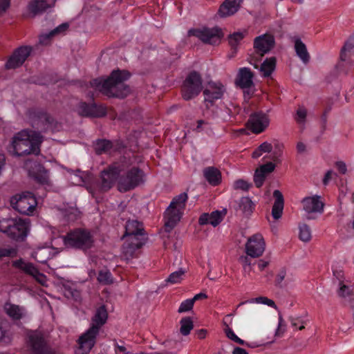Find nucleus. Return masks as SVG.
Instances as JSON below:
<instances>
[{"label": "nucleus", "mask_w": 354, "mask_h": 354, "mask_svg": "<svg viewBox=\"0 0 354 354\" xmlns=\"http://www.w3.org/2000/svg\"><path fill=\"white\" fill-rule=\"evenodd\" d=\"M285 330V325L283 324V320L282 317L279 315L278 327L275 331V336L280 337Z\"/></svg>", "instance_id": "60"}, {"label": "nucleus", "mask_w": 354, "mask_h": 354, "mask_svg": "<svg viewBox=\"0 0 354 354\" xmlns=\"http://www.w3.org/2000/svg\"><path fill=\"white\" fill-rule=\"evenodd\" d=\"M283 151V145L276 143L273 147L271 144L267 143V183L269 180V174H271L278 164L281 163V157Z\"/></svg>", "instance_id": "16"}, {"label": "nucleus", "mask_w": 354, "mask_h": 354, "mask_svg": "<svg viewBox=\"0 0 354 354\" xmlns=\"http://www.w3.org/2000/svg\"><path fill=\"white\" fill-rule=\"evenodd\" d=\"M243 0H225L220 6L219 15L223 17H228L236 13L240 8Z\"/></svg>", "instance_id": "27"}, {"label": "nucleus", "mask_w": 354, "mask_h": 354, "mask_svg": "<svg viewBox=\"0 0 354 354\" xmlns=\"http://www.w3.org/2000/svg\"><path fill=\"white\" fill-rule=\"evenodd\" d=\"M253 77L254 74L249 68H241L235 79V84L242 89H249L254 86Z\"/></svg>", "instance_id": "24"}, {"label": "nucleus", "mask_w": 354, "mask_h": 354, "mask_svg": "<svg viewBox=\"0 0 354 354\" xmlns=\"http://www.w3.org/2000/svg\"><path fill=\"white\" fill-rule=\"evenodd\" d=\"M5 310L15 320H19L22 317V309L17 305L6 304Z\"/></svg>", "instance_id": "39"}, {"label": "nucleus", "mask_w": 354, "mask_h": 354, "mask_svg": "<svg viewBox=\"0 0 354 354\" xmlns=\"http://www.w3.org/2000/svg\"><path fill=\"white\" fill-rule=\"evenodd\" d=\"M68 26L67 23H64L52 30L50 32L41 35L39 37V43L42 45H47L51 37L64 33L68 28Z\"/></svg>", "instance_id": "32"}, {"label": "nucleus", "mask_w": 354, "mask_h": 354, "mask_svg": "<svg viewBox=\"0 0 354 354\" xmlns=\"http://www.w3.org/2000/svg\"><path fill=\"white\" fill-rule=\"evenodd\" d=\"M10 6V0H0V15L6 12Z\"/></svg>", "instance_id": "62"}, {"label": "nucleus", "mask_w": 354, "mask_h": 354, "mask_svg": "<svg viewBox=\"0 0 354 354\" xmlns=\"http://www.w3.org/2000/svg\"><path fill=\"white\" fill-rule=\"evenodd\" d=\"M185 273V270L183 268H180L178 271L171 273L166 281L171 283H179L183 279Z\"/></svg>", "instance_id": "47"}, {"label": "nucleus", "mask_w": 354, "mask_h": 354, "mask_svg": "<svg viewBox=\"0 0 354 354\" xmlns=\"http://www.w3.org/2000/svg\"><path fill=\"white\" fill-rule=\"evenodd\" d=\"M254 206V205L250 198L242 197L235 201L233 207L237 215L248 218L252 213Z\"/></svg>", "instance_id": "25"}, {"label": "nucleus", "mask_w": 354, "mask_h": 354, "mask_svg": "<svg viewBox=\"0 0 354 354\" xmlns=\"http://www.w3.org/2000/svg\"><path fill=\"white\" fill-rule=\"evenodd\" d=\"M265 152H266V142H263L259 147V148H257V149H255L253 151V153L252 154V157L253 158H257L260 157Z\"/></svg>", "instance_id": "59"}, {"label": "nucleus", "mask_w": 354, "mask_h": 354, "mask_svg": "<svg viewBox=\"0 0 354 354\" xmlns=\"http://www.w3.org/2000/svg\"><path fill=\"white\" fill-rule=\"evenodd\" d=\"M53 250L50 247L37 248L32 253V257L35 259L37 262L43 264L46 263L48 260L53 257Z\"/></svg>", "instance_id": "30"}, {"label": "nucleus", "mask_w": 354, "mask_h": 354, "mask_svg": "<svg viewBox=\"0 0 354 354\" xmlns=\"http://www.w3.org/2000/svg\"><path fill=\"white\" fill-rule=\"evenodd\" d=\"M289 282L288 278L286 277V270L285 268H281L276 274L274 279V286L280 288H286Z\"/></svg>", "instance_id": "37"}, {"label": "nucleus", "mask_w": 354, "mask_h": 354, "mask_svg": "<svg viewBox=\"0 0 354 354\" xmlns=\"http://www.w3.org/2000/svg\"><path fill=\"white\" fill-rule=\"evenodd\" d=\"M306 116V109L303 106H299L296 111V114L295 115L294 118L299 125L301 131H303L305 128Z\"/></svg>", "instance_id": "42"}, {"label": "nucleus", "mask_w": 354, "mask_h": 354, "mask_svg": "<svg viewBox=\"0 0 354 354\" xmlns=\"http://www.w3.org/2000/svg\"><path fill=\"white\" fill-rule=\"evenodd\" d=\"M277 59L275 57L267 58V87H271L270 91L274 93H279L277 84L272 77V73L275 70Z\"/></svg>", "instance_id": "28"}, {"label": "nucleus", "mask_w": 354, "mask_h": 354, "mask_svg": "<svg viewBox=\"0 0 354 354\" xmlns=\"http://www.w3.org/2000/svg\"><path fill=\"white\" fill-rule=\"evenodd\" d=\"M203 174L208 183L212 185H217L221 180V174L218 169L213 167H206Z\"/></svg>", "instance_id": "31"}, {"label": "nucleus", "mask_w": 354, "mask_h": 354, "mask_svg": "<svg viewBox=\"0 0 354 354\" xmlns=\"http://www.w3.org/2000/svg\"><path fill=\"white\" fill-rule=\"evenodd\" d=\"M224 332L227 337L231 339L232 341L241 345L245 344V342L243 339H240L239 337H237L234 333V331L232 330V328H230V327H227V328H224Z\"/></svg>", "instance_id": "52"}, {"label": "nucleus", "mask_w": 354, "mask_h": 354, "mask_svg": "<svg viewBox=\"0 0 354 354\" xmlns=\"http://www.w3.org/2000/svg\"><path fill=\"white\" fill-rule=\"evenodd\" d=\"M144 174L137 167H133L124 175L119 176L118 189L120 192H126L133 189L144 182Z\"/></svg>", "instance_id": "10"}, {"label": "nucleus", "mask_w": 354, "mask_h": 354, "mask_svg": "<svg viewBox=\"0 0 354 354\" xmlns=\"http://www.w3.org/2000/svg\"><path fill=\"white\" fill-rule=\"evenodd\" d=\"M301 203L304 210L308 214V219H316L317 216L324 212V203L321 201V196L318 195L305 197Z\"/></svg>", "instance_id": "15"}, {"label": "nucleus", "mask_w": 354, "mask_h": 354, "mask_svg": "<svg viewBox=\"0 0 354 354\" xmlns=\"http://www.w3.org/2000/svg\"><path fill=\"white\" fill-rule=\"evenodd\" d=\"M250 303V304H254V303H258V304H266V297H259L257 298L250 299L249 300L242 301L236 307V309L241 306L242 305Z\"/></svg>", "instance_id": "58"}, {"label": "nucleus", "mask_w": 354, "mask_h": 354, "mask_svg": "<svg viewBox=\"0 0 354 354\" xmlns=\"http://www.w3.org/2000/svg\"><path fill=\"white\" fill-rule=\"evenodd\" d=\"M78 113L82 116L100 118L106 114V110L102 105H97L96 104H86L81 102L77 109Z\"/></svg>", "instance_id": "22"}, {"label": "nucleus", "mask_w": 354, "mask_h": 354, "mask_svg": "<svg viewBox=\"0 0 354 354\" xmlns=\"http://www.w3.org/2000/svg\"><path fill=\"white\" fill-rule=\"evenodd\" d=\"M354 48V35L351 36L345 42L344 46L342 47L340 53V59L344 62L346 59V53L350 51Z\"/></svg>", "instance_id": "45"}, {"label": "nucleus", "mask_w": 354, "mask_h": 354, "mask_svg": "<svg viewBox=\"0 0 354 354\" xmlns=\"http://www.w3.org/2000/svg\"><path fill=\"white\" fill-rule=\"evenodd\" d=\"M11 203L15 209L25 215L32 214L37 205L36 199L31 192L24 193L18 198L12 199Z\"/></svg>", "instance_id": "14"}, {"label": "nucleus", "mask_w": 354, "mask_h": 354, "mask_svg": "<svg viewBox=\"0 0 354 354\" xmlns=\"http://www.w3.org/2000/svg\"><path fill=\"white\" fill-rule=\"evenodd\" d=\"M0 342L5 344H8L11 342L10 337L6 335V330H3L1 326H0Z\"/></svg>", "instance_id": "61"}, {"label": "nucleus", "mask_w": 354, "mask_h": 354, "mask_svg": "<svg viewBox=\"0 0 354 354\" xmlns=\"http://www.w3.org/2000/svg\"><path fill=\"white\" fill-rule=\"evenodd\" d=\"M28 118L32 127L40 134L48 131H53L57 129V124L54 118L43 110H29Z\"/></svg>", "instance_id": "6"}, {"label": "nucleus", "mask_w": 354, "mask_h": 354, "mask_svg": "<svg viewBox=\"0 0 354 354\" xmlns=\"http://www.w3.org/2000/svg\"><path fill=\"white\" fill-rule=\"evenodd\" d=\"M193 300H192L191 299H186L180 304L178 312L179 313H182L189 311L193 308Z\"/></svg>", "instance_id": "53"}, {"label": "nucleus", "mask_w": 354, "mask_h": 354, "mask_svg": "<svg viewBox=\"0 0 354 354\" xmlns=\"http://www.w3.org/2000/svg\"><path fill=\"white\" fill-rule=\"evenodd\" d=\"M344 225L339 230L342 236L350 238L354 236V223H344Z\"/></svg>", "instance_id": "46"}, {"label": "nucleus", "mask_w": 354, "mask_h": 354, "mask_svg": "<svg viewBox=\"0 0 354 354\" xmlns=\"http://www.w3.org/2000/svg\"><path fill=\"white\" fill-rule=\"evenodd\" d=\"M247 34V31L243 32H235L228 36V41L231 48L236 52L238 45L241 41L245 37Z\"/></svg>", "instance_id": "41"}, {"label": "nucleus", "mask_w": 354, "mask_h": 354, "mask_svg": "<svg viewBox=\"0 0 354 354\" xmlns=\"http://www.w3.org/2000/svg\"><path fill=\"white\" fill-rule=\"evenodd\" d=\"M124 234L122 239L124 241L131 243L136 247L142 248L147 240L142 223H127Z\"/></svg>", "instance_id": "8"}, {"label": "nucleus", "mask_w": 354, "mask_h": 354, "mask_svg": "<svg viewBox=\"0 0 354 354\" xmlns=\"http://www.w3.org/2000/svg\"><path fill=\"white\" fill-rule=\"evenodd\" d=\"M97 280L104 284H110L113 282L111 274L107 270H100L98 273Z\"/></svg>", "instance_id": "49"}, {"label": "nucleus", "mask_w": 354, "mask_h": 354, "mask_svg": "<svg viewBox=\"0 0 354 354\" xmlns=\"http://www.w3.org/2000/svg\"><path fill=\"white\" fill-rule=\"evenodd\" d=\"M28 223H13L12 225H9L6 227H3L0 224V231L6 234L8 237L12 240L22 241L28 234Z\"/></svg>", "instance_id": "17"}, {"label": "nucleus", "mask_w": 354, "mask_h": 354, "mask_svg": "<svg viewBox=\"0 0 354 354\" xmlns=\"http://www.w3.org/2000/svg\"><path fill=\"white\" fill-rule=\"evenodd\" d=\"M108 319V313L104 305L97 308L91 319L90 328L82 335L78 340L79 347L75 354H88L96 343V337L100 329Z\"/></svg>", "instance_id": "3"}, {"label": "nucleus", "mask_w": 354, "mask_h": 354, "mask_svg": "<svg viewBox=\"0 0 354 354\" xmlns=\"http://www.w3.org/2000/svg\"><path fill=\"white\" fill-rule=\"evenodd\" d=\"M189 37H195L204 44L217 45L220 44L223 37L221 29L215 28H192L188 30Z\"/></svg>", "instance_id": "11"}, {"label": "nucleus", "mask_w": 354, "mask_h": 354, "mask_svg": "<svg viewBox=\"0 0 354 354\" xmlns=\"http://www.w3.org/2000/svg\"><path fill=\"white\" fill-rule=\"evenodd\" d=\"M130 76L127 71L115 70L108 78L94 79L90 84L92 87L108 97L124 98L131 91L129 86L125 83Z\"/></svg>", "instance_id": "1"}, {"label": "nucleus", "mask_w": 354, "mask_h": 354, "mask_svg": "<svg viewBox=\"0 0 354 354\" xmlns=\"http://www.w3.org/2000/svg\"><path fill=\"white\" fill-rule=\"evenodd\" d=\"M122 169L117 164L109 166L100 173V178L96 183L97 189L100 192H106L111 189L116 180H118L119 175Z\"/></svg>", "instance_id": "12"}, {"label": "nucleus", "mask_w": 354, "mask_h": 354, "mask_svg": "<svg viewBox=\"0 0 354 354\" xmlns=\"http://www.w3.org/2000/svg\"><path fill=\"white\" fill-rule=\"evenodd\" d=\"M289 320L292 326L296 329L302 330L305 328L301 319L299 317H290Z\"/></svg>", "instance_id": "57"}, {"label": "nucleus", "mask_w": 354, "mask_h": 354, "mask_svg": "<svg viewBox=\"0 0 354 354\" xmlns=\"http://www.w3.org/2000/svg\"><path fill=\"white\" fill-rule=\"evenodd\" d=\"M265 242L261 234H256L250 236L245 243V252L252 258L261 256L265 249Z\"/></svg>", "instance_id": "19"}, {"label": "nucleus", "mask_w": 354, "mask_h": 354, "mask_svg": "<svg viewBox=\"0 0 354 354\" xmlns=\"http://www.w3.org/2000/svg\"><path fill=\"white\" fill-rule=\"evenodd\" d=\"M227 213V209L223 208L221 210H216L212 212L210 214L208 213L202 214L198 219V221H221L224 219Z\"/></svg>", "instance_id": "33"}, {"label": "nucleus", "mask_w": 354, "mask_h": 354, "mask_svg": "<svg viewBox=\"0 0 354 354\" xmlns=\"http://www.w3.org/2000/svg\"><path fill=\"white\" fill-rule=\"evenodd\" d=\"M299 238L303 242H308L312 238L311 229L306 223H299Z\"/></svg>", "instance_id": "40"}, {"label": "nucleus", "mask_w": 354, "mask_h": 354, "mask_svg": "<svg viewBox=\"0 0 354 354\" xmlns=\"http://www.w3.org/2000/svg\"><path fill=\"white\" fill-rule=\"evenodd\" d=\"M64 218L68 221L77 220L80 218L79 213L76 209L71 208L65 212Z\"/></svg>", "instance_id": "54"}, {"label": "nucleus", "mask_w": 354, "mask_h": 354, "mask_svg": "<svg viewBox=\"0 0 354 354\" xmlns=\"http://www.w3.org/2000/svg\"><path fill=\"white\" fill-rule=\"evenodd\" d=\"M273 197L275 201L272 208V216L274 219L277 220L281 217L283 213L284 198L282 193L277 189L274 191Z\"/></svg>", "instance_id": "29"}, {"label": "nucleus", "mask_w": 354, "mask_h": 354, "mask_svg": "<svg viewBox=\"0 0 354 354\" xmlns=\"http://www.w3.org/2000/svg\"><path fill=\"white\" fill-rule=\"evenodd\" d=\"M177 223H165L164 226L159 230V234L162 238L169 237L170 233L176 226Z\"/></svg>", "instance_id": "50"}, {"label": "nucleus", "mask_w": 354, "mask_h": 354, "mask_svg": "<svg viewBox=\"0 0 354 354\" xmlns=\"http://www.w3.org/2000/svg\"><path fill=\"white\" fill-rule=\"evenodd\" d=\"M252 183L243 179L236 180L233 183V187L234 189H241L245 192L248 191L252 187Z\"/></svg>", "instance_id": "48"}, {"label": "nucleus", "mask_w": 354, "mask_h": 354, "mask_svg": "<svg viewBox=\"0 0 354 354\" xmlns=\"http://www.w3.org/2000/svg\"><path fill=\"white\" fill-rule=\"evenodd\" d=\"M49 8L45 0H32L28 5L29 11L34 15L41 14Z\"/></svg>", "instance_id": "34"}, {"label": "nucleus", "mask_w": 354, "mask_h": 354, "mask_svg": "<svg viewBox=\"0 0 354 354\" xmlns=\"http://www.w3.org/2000/svg\"><path fill=\"white\" fill-rule=\"evenodd\" d=\"M188 196L185 192L175 196L165 212L166 221H180L184 213Z\"/></svg>", "instance_id": "13"}, {"label": "nucleus", "mask_w": 354, "mask_h": 354, "mask_svg": "<svg viewBox=\"0 0 354 354\" xmlns=\"http://www.w3.org/2000/svg\"><path fill=\"white\" fill-rule=\"evenodd\" d=\"M17 251L15 248H0V258L10 257H14L17 255Z\"/></svg>", "instance_id": "55"}, {"label": "nucleus", "mask_w": 354, "mask_h": 354, "mask_svg": "<svg viewBox=\"0 0 354 354\" xmlns=\"http://www.w3.org/2000/svg\"><path fill=\"white\" fill-rule=\"evenodd\" d=\"M42 142L43 136L39 133L23 130L13 137L9 151L17 156L31 153L38 155Z\"/></svg>", "instance_id": "2"}, {"label": "nucleus", "mask_w": 354, "mask_h": 354, "mask_svg": "<svg viewBox=\"0 0 354 354\" xmlns=\"http://www.w3.org/2000/svg\"><path fill=\"white\" fill-rule=\"evenodd\" d=\"M295 48L298 57L304 63H307L310 59V55L307 51L306 45L299 39L295 40Z\"/></svg>", "instance_id": "35"}, {"label": "nucleus", "mask_w": 354, "mask_h": 354, "mask_svg": "<svg viewBox=\"0 0 354 354\" xmlns=\"http://www.w3.org/2000/svg\"><path fill=\"white\" fill-rule=\"evenodd\" d=\"M12 266L22 271L26 274L32 277L36 281L41 284H44L46 277L44 274L41 273L38 268L30 262H26L22 258L18 260L13 261Z\"/></svg>", "instance_id": "18"}, {"label": "nucleus", "mask_w": 354, "mask_h": 354, "mask_svg": "<svg viewBox=\"0 0 354 354\" xmlns=\"http://www.w3.org/2000/svg\"><path fill=\"white\" fill-rule=\"evenodd\" d=\"M65 296L68 298H72L75 301H79L81 298V295L80 291L76 290L75 288H73L71 287H65Z\"/></svg>", "instance_id": "51"}, {"label": "nucleus", "mask_w": 354, "mask_h": 354, "mask_svg": "<svg viewBox=\"0 0 354 354\" xmlns=\"http://www.w3.org/2000/svg\"><path fill=\"white\" fill-rule=\"evenodd\" d=\"M266 55V33L254 38L253 50L250 54L248 62L255 68H259L263 77H266V59L262 61Z\"/></svg>", "instance_id": "7"}, {"label": "nucleus", "mask_w": 354, "mask_h": 354, "mask_svg": "<svg viewBox=\"0 0 354 354\" xmlns=\"http://www.w3.org/2000/svg\"><path fill=\"white\" fill-rule=\"evenodd\" d=\"M66 248L86 251L94 246L95 239L91 232L85 228H75L63 237Z\"/></svg>", "instance_id": "4"}, {"label": "nucleus", "mask_w": 354, "mask_h": 354, "mask_svg": "<svg viewBox=\"0 0 354 354\" xmlns=\"http://www.w3.org/2000/svg\"><path fill=\"white\" fill-rule=\"evenodd\" d=\"M30 46H21L16 49L6 64L7 69H15L21 66L32 52Z\"/></svg>", "instance_id": "20"}, {"label": "nucleus", "mask_w": 354, "mask_h": 354, "mask_svg": "<svg viewBox=\"0 0 354 354\" xmlns=\"http://www.w3.org/2000/svg\"><path fill=\"white\" fill-rule=\"evenodd\" d=\"M253 181L256 187L263 186L266 181V164H262L258 167L254 174Z\"/></svg>", "instance_id": "36"}, {"label": "nucleus", "mask_w": 354, "mask_h": 354, "mask_svg": "<svg viewBox=\"0 0 354 354\" xmlns=\"http://www.w3.org/2000/svg\"><path fill=\"white\" fill-rule=\"evenodd\" d=\"M30 164L31 162L29 160L25 162V167L28 169L30 176L41 184H48L49 178L47 170L41 165L36 162L34 163V167L30 168Z\"/></svg>", "instance_id": "23"}, {"label": "nucleus", "mask_w": 354, "mask_h": 354, "mask_svg": "<svg viewBox=\"0 0 354 354\" xmlns=\"http://www.w3.org/2000/svg\"><path fill=\"white\" fill-rule=\"evenodd\" d=\"M202 89L203 80L201 74L196 71H192L182 85V97L185 100H189L196 97Z\"/></svg>", "instance_id": "9"}, {"label": "nucleus", "mask_w": 354, "mask_h": 354, "mask_svg": "<svg viewBox=\"0 0 354 354\" xmlns=\"http://www.w3.org/2000/svg\"><path fill=\"white\" fill-rule=\"evenodd\" d=\"M225 88L220 82H209L203 91L205 102L213 104L214 101L222 98Z\"/></svg>", "instance_id": "21"}, {"label": "nucleus", "mask_w": 354, "mask_h": 354, "mask_svg": "<svg viewBox=\"0 0 354 354\" xmlns=\"http://www.w3.org/2000/svg\"><path fill=\"white\" fill-rule=\"evenodd\" d=\"M266 115L263 113L252 115L248 122V127L254 133H259L264 130Z\"/></svg>", "instance_id": "26"}, {"label": "nucleus", "mask_w": 354, "mask_h": 354, "mask_svg": "<svg viewBox=\"0 0 354 354\" xmlns=\"http://www.w3.org/2000/svg\"><path fill=\"white\" fill-rule=\"evenodd\" d=\"M335 167L340 174H346V172L347 171V168H346V164L344 162L337 161L335 163Z\"/></svg>", "instance_id": "64"}, {"label": "nucleus", "mask_w": 354, "mask_h": 354, "mask_svg": "<svg viewBox=\"0 0 354 354\" xmlns=\"http://www.w3.org/2000/svg\"><path fill=\"white\" fill-rule=\"evenodd\" d=\"M27 344L30 354H54L50 345L49 335L42 330L30 331Z\"/></svg>", "instance_id": "5"}, {"label": "nucleus", "mask_w": 354, "mask_h": 354, "mask_svg": "<svg viewBox=\"0 0 354 354\" xmlns=\"http://www.w3.org/2000/svg\"><path fill=\"white\" fill-rule=\"evenodd\" d=\"M180 324V333L185 336L188 335L194 328V323L190 317L182 318Z\"/></svg>", "instance_id": "43"}, {"label": "nucleus", "mask_w": 354, "mask_h": 354, "mask_svg": "<svg viewBox=\"0 0 354 354\" xmlns=\"http://www.w3.org/2000/svg\"><path fill=\"white\" fill-rule=\"evenodd\" d=\"M111 148V142L106 140H98L95 145V153L98 155L109 152Z\"/></svg>", "instance_id": "44"}, {"label": "nucleus", "mask_w": 354, "mask_h": 354, "mask_svg": "<svg viewBox=\"0 0 354 354\" xmlns=\"http://www.w3.org/2000/svg\"><path fill=\"white\" fill-rule=\"evenodd\" d=\"M140 249L138 247H136L131 243L124 241L122 245V256L127 261H129L136 256V252Z\"/></svg>", "instance_id": "38"}, {"label": "nucleus", "mask_w": 354, "mask_h": 354, "mask_svg": "<svg viewBox=\"0 0 354 354\" xmlns=\"http://www.w3.org/2000/svg\"><path fill=\"white\" fill-rule=\"evenodd\" d=\"M274 37L267 32V53L274 47Z\"/></svg>", "instance_id": "63"}, {"label": "nucleus", "mask_w": 354, "mask_h": 354, "mask_svg": "<svg viewBox=\"0 0 354 354\" xmlns=\"http://www.w3.org/2000/svg\"><path fill=\"white\" fill-rule=\"evenodd\" d=\"M351 289L349 286L343 284L342 281H339V288L338 290V295L340 297H345L350 295Z\"/></svg>", "instance_id": "56"}]
</instances>
